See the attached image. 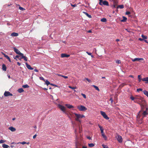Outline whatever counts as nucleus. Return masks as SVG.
<instances>
[{
  "instance_id": "f257e3e1",
  "label": "nucleus",
  "mask_w": 148,
  "mask_h": 148,
  "mask_svg": "<svg viewBox=\"0 0 148 148\" xmlns=\"http://www.w3.org/2000/svg\"><path fill=\"white\" fill-rule=\"evenodd\" d=\"M138 103L139 104L141 107V110H144L145 108H146L147 106L145 100H144L143 97Z\"/></svg>"
},
{
  "instance_id": "f03ea898",
  "label": "nucleus",
  "mask_w": 148,
  "mask_h": 148,
  "mask_svg": "<svg viewBox=\"0 0 148 148\" xmlns=\"http://www.w3.org/2000/svg\"><path fill=\"white\" fill-rule=\"evenodd\" d=\"M142 98V97L140 96L137 95L135 97L132 96L130 97V99L134 101V102L138 103Z\"/></svg>"
},
{
  "instance_id": "7ed1b4c3",
  "label": "nucleus",
  "mask_w": 148,
  "mask_h": 148,
  "mask_svg": "<svg viewBox=\"0 0 148 148\" xmlns=\"http://www.w3.org/2000/svg\"><path fill=\"white\" fill-rule=\"evenodd\" d=\"M74 114L76 117L75 118V120L76 121H79L80 122H81V121L79 119L80 118H82L84 117V115H81L80 114H77L76 113H75Z\"/></svg>"
},
{
  "instance_id": "20e7f679",
  "label": "nucleus",
  "mask_w": 148,
  "mask_h": 148,
  "mask_svg": "<svg viewBox=\"0 0 148 148\" xmlns=\"http://www.w3.org/2000/svg\"><path fill=\"white\" fill-rule=\"evenodd\" d=\"M77 108L80 111H85L87 109V108L82 105H79L77 106Z\"/></svg>"
},
{
  "instance_id": "39448f33",
  "label": "nucleus",
  "mask_w": 148,
  "mask_h": 148,
  "mask_svg": "<svg viewBox=\"0 0 148 148\" xmlns=\"http://www.w3.org/2000/svg\"><path fill=\"white\" fill-rule=\"evenodd\" d=\"M99 4L101 5H103L106 6H108L109 5L108 2L107 1H103V0H99Z\"/></svg>"
},
{
  "instance_id": "423d86ee",
  "label": "nucleus",
  "mask_w": 148,
  "mask_h": 148,
  "mask_svg": "<svg viewBox=\"0 0 148 148\" xmlns=\"http://www.w3.org/2000/svg\"><path fill=\"white\" fill-rule=\"evenodd\" d=\"M115 137L119 143H121L122 142L123 139L121 136L116 134Z\"/></svg>"
},
{
  "instance_id": "0eeeda50",
  "label": "nucleus",
  "mask_w": 148,
  "mask_h": 148,
  "mask_svg": "<svg viewBox=\"0 0 148 148\" xmlns=\"http://www.w3.org/2000/svg\"><path fill=\"white\" fill-rule=\"evenodd\" d=\"M143 113V111L142 110H140V111L138 113V115L137 116V118L139 119L140 117H142L141 118V123H142V121L143 120V114H142Z\"/></svg>"
},
{
  "instance_id": "6e6552de",
  "label": "nucleus",
  "mask_w": 148,
  "mask_h": 148,
  "mask_svg": "<svg viewBox=\"0 0 148 148\" xmlns=\"http://www.w3.org/2000/svg\"><path fill=\"white\" fill-rule=\"evenodd\" d=\"M100 112L102 116L104 119L107 120H108L109 119V117H108L105 112L101 111H100Z\"/></svg>"
},
{
  "instance_id": "1a4fd4ad",
  "label": "nucleus",
  "mask_w": 148,
  "mask_h": 148,
  "mask_svg": "<svg viewBox=\"0 0 148 148\" xmlns=\"http://www.w3.org/2000/svg\"><path fill=\"white\" fill-rule=\"evenodd\" d=\"M58 107L60 108L62 111L64 113H66V108L65 107L59 104L58 105Z\"/></svg>"
},
{
  "instance_id": "9d476101",
  "label": "nucleus",
  "mask_w": 148,
  "mask_h": 148,
  "mask_svg": "<svg viewBox=\"0 0 148 148\" xmlns=\"http://www.w3.org/2000/svg\"><path fill=\"white\" fill-rule=\"evenodd\" d=\"M144 60V59L143 58H136L134 59H132V60L133 62H135L136 61H139L140 60L143 61Z\"/></svg>"
},
{
  "instance_id": "9b49d317",
  "label": "nucleus",
  "mask_w": 148,
  "mask_h": 148,
  "mask_svg": "<svg viewBox=\"0 0 148 148\" xmlns=\"http://www.w3.org/2000/svg\"><path fill=\"white\" fill-rule=\"evenodd\" d=\"M4 95L5 97H7L9 96H12V94L8 91H5L4 93Z\"/></svg>"
},
{
  "instance_id": "f8f14e48",
  "label": "nucleus",
  "mask_w": 148,
  "mask_h": 148,
  "mask_svg": "<svg viewBox=\"0 0 148 148\" xmlns=\"http://www.w3.org/2000/svg\"><path fill=\"white\" fill-rule=\"evenodd\" d=\"M13 49L14 50V51L18 55L21 52L18 49H17L16 47H14Z\"/></svg>"
},
{
  "instance_id": "ddd939ff",
  "label": "nucleus",
  "mask_w": 148,
  "mask_h": 148,
  "mask_svg": "<svg viewBox=\"0 0 148 148\" xmlns=\"http://www.w3.org/2000/svg\"><path fill=\"white\" fill-rule=\"evenodd\" d=\"M26 67L29 70H33V69L32 68L30 65L28 64L27 62L25 63Z\"/></svg>"
},
{
  "instance_id": "4468645a",
  "label": "nucleus",
  "mask_w": 148,
  "mask_h": 148,
  "mask_svg": "<svg viewBox=\"0 0 148 148\" xmlns=\"http://www.w3.org/2000/svg\"><path fill=\"white\" fill-rule=\"evenodd\" d=\"M142 80L143 81L145 82V83H148V77H146L145 78H142Z\"/></svg>"
},
{
  "instance_id": "2eb2a0df",
  "label": "nucleus",
  "mask_w": 148,
  "mask_h": 148,
  "mask_svg": "<svg viewBox=\"0 0 148 148\" xmlns=\"http://www.w3.org/2000/svg\"><path fill=\"white\" fill-rule=\"evenodd\" d=\"M80 144L78 141H76L75 142L76 148H80L79 146H80Z\"/></svg>"
},
{
  "instance_id": "dca6fc26",
  "label": "nucleus",
  "mask_w": 148,
  "mask_h": 148,
  "mask_svg": "<svg viewBox=\"0 0 148 148\" xmlns=\"http://www.w3.org/2000/svg\"><path fill=\"white\" fill-rule=\"evenodd\" d=\"M143 118L146 115H148V112L145 111H143Z\"/></svg>"
},
{
  "instance_id": "f3484780",
  "label": "nucleus",
  "mask_w": 148,
  "mask_h": 148,
  "mask_svg": "<svg viewBox=\"0 0 148 148\" xmlns=\"http://www.w3.org/2000/svg\"><path fill=\"white\" fill-rule=\"evenodd\" d=\"M70 56L69 55L66 54L65 53H62L61 55V57L62 58H64V57H68Z\"/></svg>"
},
{
  "instance_id": "a211bd4d",
  "label": "nucleus",
  "mask_w": 148,
  "mask_h": 148,
  "mask_svg": "<svg viewBox=\"0 0 148 148\" xmlns=\"http://www.w3.org/2000/svg\"><path fill=\"white\" fill-rule=\"evenodd\" d=\"M65 106H67V107L68 108H69V109L73 108H74L73 106L71 105H70V104H65Z\"/></svg>"
},
{
  "instance_id": "6ab92c4d",
  "label": "nucleus",
  "mask_w": 148,
  "mask_h": 148,
  "mask_svg": "<svg viewBox=\"0 0 148 148\" xmlns=\"http://www.w3.org/2000/svg\"><path fill=\"white\" fill-rule=\"evenodd\" d=\"M101 133L102 134V135L103 137L105 139H106L107 138V137L105 135L104 132H103V130H101Z\"/></svg>"
},
{
  "instance_id": "aec40b11",
  "label": "nucleus",
  "mask_w": 148,
  "mask_h": 148,
  "mask_svg": "<svg viewBox=\"0 0 148 148\" xmlns=\"http://www.w3.org/2000/svg\"><path fill=\"white\" fill-rule=\"evenodd\" d=\"M18 35V34L16 32H13L11 34V36H17Z\"/></svg>"
},
{
  "instance_id": "412c9836",
  "label": "nucleus",
  "mask_w": 148,
  "mask_h": 148,
  "mask_svg": "<svg viewBox=\"0 0 148 148\" xmlns=\"http://www.w3.org/2000/svg\"><path fill=\"white\" fill-rule=\"evenodd\" d=\"M2 69L3 71H5L6 70V67L5 66V65L4 64H3L2 65Z\"/></svg>"
},
{
  "instance_id": "4be33fe9",
  "label": "nucleus",
  "mask_w": 148,
  "mask_h": 148,
  "mask_svg": "<svg viewBox=\"0 0 148 148\" xmlns=\"http://www.w3.org/2000/svg\"><path fill=\"white\" fill-rule=\"evenodd\" d=\"M9 129L12 132H14L16 130V129L12 127H9Z\"/></svg>"
},
{
  "instance_id": "5701e85b",
  "label": "nucleus",
  "mask_w": 148,
  "mask_h": 148,
  "mask_svg": "<svg viewBox=\"0 0 148 148\" xmlns=\"http://www.w3.org/2000/svg\"><path fill=\"white\" fill-rule=\"evenodd\" d=\"M83 13L89 18H92V16H91V15L90 14H89L86 12H83Z\"/></svg>"
},
{
  "instance_id": "b1692460",
  "label": "nucleus",
  "mask_w": 148,
  "mask_h": 148,
  "mask_svg": "<svg viewBox=\"0 0 148 148\" xmlns=\"http://www.w3.org/2000/svg\"><path fill=\"white\" fill-rule=\"evenodd\" d=\"M143 92L144 94L148 97V92L146 90H144L143 91Z\"/></svg>"
},
{
  "instance_id": "393cba45",
  "label": "nucleus",
  "mask_w": 148,
  "mask_h": 148,
  "mask_svg": "<svg viewBox=\"0 0 148 148\" xmlns=\"http://www.w3.org/2000/svg\"><path fill=\"white\" fill-rule=\"evenodd\" d=\"M2 147L3 148H8L9 147V146L7 145L4 144L2 145Z\"/></svg>"
},
{
  "instance_id": "a878e982",
  "label": "nucleus",
  "mask_w": 148,
  "mask_h": 148,
  "mask_svg": "<svg viewBox=\"0 0 148 148\" xmlns=\"http://www.w3.org/2000/svg\"><path fill=\"white\" fill-rule=\"evenodd\" d=\"M18 91L19 93H21L24 92V90L22 88H21L18 89Z\"/></svg>"
},
{
  "instance_id": "bb28decb",
  "label": "nucleus",
  "mask_w": 148,
  "mask_h": 148,
  "mask_svg": "<svg viewBox=\"0 0 148 148\" xmlns=\"http://www.w3.org/2000/svg\"><path fill=\"white\" fill-rule=\"evenodd\" d=\"M123 19L121 21L123 22L126 21L127 20V18L126 17L123 16Z\"/></svg>"
},
{
  "instance_id": "cd10ccee",
  "label": "nucleus",
  "mask_w": 148,
  "mask_h": 148,
  "mask_svg": "<svg viewBox=\"0 0 148 148\" xmlns=\"http://www.w3.org/2000/svg\"><path fill=\"white\" fill-rule=\"evenodd\" d=\"M92 86L95 88L96 90L98 91H99V89L97 86L94 85H93Z\"/></svg>"
},
{
  "instance_id": "c85d7f7f",
  "label": "nucleus",
  "mask_w": 148,
  "mask_h": 148,
  "mask_svg": "<svg viewBox=\"0 0 148 148\" xmlns=\"http://www.w3.org/2000/svg\"><path fill=\"white\" fill-rule=\"evenodd\" d=\"M19 56H21L20 59H23V57L24 56L23 55V54L21 52L19 54Z\"/></svg>"
},
{
  "instance_id": "c756f323",
  "label": "nucleus",
  "mask_w": 148,
  "mask_h": 148,
  "mask_svg": "<svg viewBox=\"0 0 148 148\" xmlns=\"http://www.w3.org/2000/svg\"><path fill=\"white\" fill-rule=\"evenodd\" d=\"M101 21L103 22H106L107 21V19L105 18H103L101 19Z\"/></svg>"
},
{
  "instance_id": "7c9ffc66",
  "label": "nucleus",
  "mask_w": 148,
  "mask_h": 148,
  "mask_svg": "<svg viewBox=\"0 0 148 148\" xmlns=\"http://www.w3.org/2000/svg\"><path fill=\"white\" fill-rule=\"evenodd\" d=\"M124 5H119L117 7V8H119L121 9L123 8H124Z\"/></svg>"
},
{
  "instance_id": "2f4dec72",
  "label": "nucleus",
  "mask_w": 148,
  "mask_h": 148,
  "mask_svg": "<svg viewBox=\"0 0 148 148\" xmlns=\"http://www.w3.org/2000/svg\"><path fill=\"white\" fill-rule=\"evenodd\" d=\"M95 145L93 143H89L88 146L90 147H92L94 146Z\"/></svg>"
},
{
  "instance_id": "473e14b6",
  "label": "nucleus",
  "mask_w": 148,
  "mask_h": 148,
  "mask_svg": "<svg viewBox=\"0 0 148 148\" xmlns=\"http://www.w3.org/2000/svg\"><path fill=\"white\" fill-rule=\"evenodd\" d=\"M22 87L24 88H28L29 87V86L27 84H25L23 85Z\"/></svg>"
},
{
  "instance_id": "72a5a7b5",
  "label": "nucleus",
  "mask_w": 148,
  "mask_h": 148,
  "mask_svg": "<svg viewBox=\"0 0 148 148\" xmlns=\"http://www.w3.org/2000/svg\"><path fill=\"white\" fill-rule=\"evenodd\" d=\"M138 81L139 82H140L141 81V80H142V79H141V76L140 75H138Z\"/></svg>"
},
{
  "instance_id": "f704fd0d",
  "label": "nucleus",
  "mask_w": 148,
  "mask_h": 148,
  "mask_svg": "<svg viewBox=\"0 0 148 148\" xmlns=\"http://www.w3.org/2000/svg\"><path fill=\"white\" fill-rule=\"evenodd\" d=\"M45 84L48 86L50 84V82L47 80L45 81Z\"/></svg>"
},
{
  "instance_id": "c9c22d12",
  "label": "nucleus",
  "mask_w": 148,
  "mask_h": 148,
  "mask_svg": "<svg viewBox=\"0 0 148 148\" xmlns=\"http://www.w3.org/2000/svg\"><path fill=\"white\" fill-rule=\"evenodd\" d=\"M142 37L143 38V39H146L147 38V37L146 36H145L143 35H141Z\"/></svg>"
},
{
  "instance_id": "e433bc0d",
  "label": "nucleus",
  "mask_w": 148,
  "mask_h": 148,
  "mask_svg": "<svg viewBox=\"0 0 148 148\" xmlns=\"http://www.w3.org/2000/svg\"><path fill=\"white\" fill-rule=\"evenodd\" d=\"M18 5L19 6V9L20 10H25V8H23V7H22L20 6L19 5Z\"/></svg>"
},
{
  "instance_id": "4c0bfd02",
  "label": "nucleus",
  "mask_w": 148,
  "mask_h": 148,
  "mask_svg": "<svg viewBox=\"0 0 148 148\" xmlns=\"http://www.w3.org/2000/svg\"><path fill=\"white\" fill-rule=\"evenodd\" d=\"M69 87L72 89H74L76 88V87H72L71 86H69Z\"/></svg>"
},
{
  "instance_id": "58836bf2",
  "label": "nucleus",
  "mask_w": 148,
  "mask_h": 148,
  "mask_svg": "<svg viewBox=\"0 0 148 148\" xmlns=\"http://www.w3.org/2000/svg\"><path fill=\"white\" fill-rule=\"evenodd\" d=\"M116 62L117 64H120L121 63V60H117L116 61Z\"/></svg>"
},
{
  "instance_id": "ea45409f",
  "label": "nucleus",
  "mask_w": 148,
  "mask_h": 148,
  "mask_svg": "<svg viewBox=\"0 0 148 148\" xmlns=\"http://www.w3.org/2000/svg\"><path fill=\"white\" fill-rule=\"evenodd\" d=\"M102 145L103 148H109L107 145L103 144Z\"/></svg>"
},
{
  "instance_id": "a19ab883",
  "label": "nucleus",
  "mask_w": 148,
  "mask_h": 148,
  "mask_svg": "<svg viewBox=\"0 0 148 148\" xmlns=\"http://www.w3.org/2000/svg\"><path fill=\"white\" fill-rule=\"evenodd\" d=\"M24 59V60L27 61V58L25 56H24L23 59Z\"/></svg>"
},
{
  "instance_id": "79ce46f5",
  "label": "nucleus",
  "mask_w": 148,
  "mask_h": 148,
  "mask_svg": "<svg viewBox=\"0 0 148 148\" xmlns=\"http://www.w3.org/2000/svg\"><path fill=\"white\" fill-rule=\"evenodd\" d=\"M81 95L84 97V98H86V96L85 94L82 93H81Z\"/></svg>"
},
{
  "instance_id": "37998d69",
  "label": "nucleus",
  "mask_w": 148,
  "mask_h": 148,
  "mask_svg": "<svg viewBox=\"0 0 148 148\" xmlns=\"http://www.w3.org/2000/svg\"><path fill=\"white\" fill-rule=\"evenodd\" d=\"M142 90H142V88H138L137 89V91L138 92H139L140 91H142Z\"/></svg>"
},
{
  "instance_id": "c03bdc74",
  "label": "nucleus",
  "mask_w": 148,
  "mask_h": 148,
  "mask_svg": "<svg viewBox=\"0 0 148 148\" xmlns=\"http://www.w3.org/2000/svg\"><path fill=\"white\" fill-rule=\"evenodd\" d=\"M5 142V140H0V144L3 143Z\"/></svg>"
},
{
  "instance_id": "a18cd8bd",
  "label": "nucleus",
  "mask_w": 148,
  "mask_h": 148,
  "mask_svg": "<svg viewBox=\"0 0 148 148\" xmlns=\"http://www.w3.org/2000/svg\"><path fill=\"white\" fill-rule=\"evenodd\" d=\"M6 58H7V59H8V60L10 62H11L10 59V58H9V57L8 56Z\"/></svg>"
},
{
  "instance_id": "49530a36",
  "label": "nucleus",
  "mask_w": 148,
  "mask_h": 148,
  "mask_svg": "<svg viewBox=\"0 0 148 148\" xmlns=\"http://www.w3.org/2000/svg\"><path fill=\"white\" fill-rule=\"evenodd\" d=\"M20 143L21 144H22L23 145H24L26 143L25 142H24V141H23V142H20V143ZM19 143H18V144Z\"/></svg>"
},
{
  "instance_id": "de8ad7c7",
  "label": "nucleus",
  "mask_w": 148,
  "mask_h": 148,
  "mask_svg": "<svg viewBox=\"0 0 148 148\" xmlns=\"http://www.w3.org/2000/svg\"><path fill=\"white\" fill-rule=\"evenodd\" d=\"M40 79L44 81H45V80L44 79V78L43 77H40Z\"/></svg>"
},
{
  "instance_id": "09e8293b",
  "label": "nucleus",
  "mask_w": 148,
  "mask_h": 148,
  "mask_svg": "<svg viewBox=\"0 0 148 148\" xmlns=\"http://www.w3.org/2000/svg\"><path fill=\"white\" fill-rule=\"evenodd\" d=\"M126 14V15H129L130 14V12L129 11H127L125 13Z\"/></svg>"
},
{
  "instance_id": "8fccbe9b",
  "label": "nucleus",
  "mask_w": 148,
  "mask_h": 148,
  "mask_svg": "<svg viewBox=\"0 0 148 148\" xmlns=\"http://www.w3.org/2000/svg\"><path fill=\"white\" fill-rule=\"evenodd\" d=\"M85 79L88 82H91V80L90 79H89L88 78H86Z\"/></svg>"
},
{
  "instance_id": "3c124183",
  "label": "nucleus",
  "mask_w": 148,
  "mask_h": 148,
  "mask_svg": "<svg viewBox=\"0 0 148 148\" xmlns=\"http://www.w3.org/2000/svg\"><path fill=\"white\" fill-rule=\"evenodd\" d=\"M110 101H111V103H112L113 102V100L112 97L110 98Z\"/></svg>"
},
{
  "instance_id": "603ef678",
  "label": "nucleus",
  "mask_w": 148,
  "mask_h": 148,
  "mask_svg": "<svg viewBox=\"0 0 148 148\" xmlns=\"http://www.w3.org/2000/svg\"><path fill=\"white\" fill-rule=\"evenodd\" d=\"M145 108L146 110L145 111H146L147 112H148V106L147 105L146 106Z\"/></svg>"
},
{
  "instance_id": "864d4df0",
  "label": "nucleus",
  "mask_w": 148,
  "mask_h": 148,
  "mask_svg": "<svg viewBox=\"0 0 148 148\" xmlns=\"http://www.w3.org/2000/svg\"><path fill=\"white\" fill-rule=\"evenodd\" d=\"M62 77H64V78H65V79H66V78H68L67 76H64V75H63L62 76Z\"/></svg>"
},
{
  "instance_id": "5fc2aeb1",
  "label": "nucleus",
  "mask_w": 148,
  "mask_h": 148,
  "mask_svg": "<svg viewBox=\"0 0 148 148\" xmlns=\"http://www.w3.org/2000/svg\"><path fill=\"white\" fill-rule=\"evenodd\" d=\"M2 54L3 55H4V56L5 58H6L7 56H8V55H5V54L4 53H2Z\"/></svg>"
},
{
  "instance_id": "6e6d98bb",
  "label": "nucleus",
  "mask_w": 148,
  "mask_h": 148,
  "mask_svg": "<svg viewBox=\"0 0 148 148\" xmlns=\"http://www.w3.org/2000/svg\"><path fill=\"white\" fill-rule=\"evenodd\" d=\"M2 54L3 55H4V56L5 58H6L7 56H8V55H5V54L4 53H2Z\"/></svg>"
},
{
  "instance_id": "4d7b16f0",
  "label": "nucleus",
  "mask_w": 148,
  "mask_h": 148,
  "mask_svg": "<svg viewBox=\"0 0 148 148\" xmlns=\"http://www.w3.org/2000/svg\"><path fill=\"white\" fill-rule=\"evenodd\" d=\"M71 5L72 7H75L77 6V5L76 4L73 5L72 4H71Z\"/></svg>"
},
{
  "instance_id": "13d9d810",
  "label": "nucleus",
  "mask_w": 148,
  "mask_h": 148,
  "mask_svg": "<svg viewBox=\"0 0 148 148\" xmlns=\"http://www.w3.org/2000/svg\"><path fill=\"white\" fill-rule=\"evenodd\" d=\"M86 53L89 55L90 56V55H91V53H89V52H88L87 51L86 52Z\"/></svg>"
},
{
  "instance_id": "bf43d9fd",
  "label": "nucleus",
  "mask_w": 148,
  "mask_h": 148,
  "mask_svg": "<svg viewBox=\"0 0 148 148\" xmlns=\"http://www.w3.org/2000/svg\"><path fill=\"white\" fill-rule=\"evenodd\" d=\"M19 57V55H16V56H15V58H14V59H16V58H18Z\"/></svg>"
},
{
  "instance_id": "052dcab7",
  "label": "nucleus",
  "mask_w": 148,
  "mask_h": 148,
  "mask_svg": "<svg viewBox=\"0 0 148 148\" xmlns=\"http://www.w3.org/2000/svg\"><path fill=\"white\" fill-rule=\"evenodd\" d=\"M99 128H100V130L101 131V130H103V129L102 127L100 126V125H99Z\"/></svg>"
},
{
  "instance_id": "680f3d73",
  "label": "nucleus",
  "mask_w": 148,
  "mask_h": 148,
  "mask_svg": "<svg viewBox=\"0 0 148 148\" xmlns=\"http://www.w3.org/2000/svg\"><path fill=\"white\" fill-rule=\"evenodd\" d=\"M36 136H37V135H36V134H35V135H34L33 136V138L34 139L35 138H36Z\"/></svg>"
},
{
  "instance_id": "e2e57ef3",
  "label": "nucleus",
  "mask_w": 148,
  "mask_h": 148,
  "mask_svg": "<svg viewBox=\"0 0 148 148\" xmlns=\"http://www.w3.org/2000/svg\"><path fill=\"white\" fill-rule=\"evenodd\" d=\"M87 138L89 140L91 139V138L90 136H87Z\"/></svg>"
},
{
  "instance_id": "0e129e2a",
  "label": "nucleus",
  "mask_w": 148,
  "mask_h": 148,
  "mask_svg": "<svg viewBox=\"0 0 148 148\" xmlns=\"http://www.w3.org/2000/svg\"><path fill=\"white\" fill-rule=\"evenodd\" d=\"M138 40L140 41H142V40H144V39H142V38H139V39H138Z\"/></svg>"
},
{
  "instance_id": "69168bd1",
  "label": "nucleus",
  "mask_w": 148,
  "mask_h": 148,
  "mask_svg": "<svg viewBox=\"0 0 148 148\" xmlns=\"http://www.w3.org/2000/svg\"><path fill=\"white\" fill-rule=\"evenodd\" d=\"M50 85H51L53 86H57L56 85L53 84H51Z\"/></svg>"
},
{
  "instance_id": "338daca9",
  "label": "nucleus",
  "mask_w": 148,
  "mask_h": 148,
  "mask_svg": "<svg viewBox=\"0 0 148 148\" xmlns=\"http://www.w3.org/2000/svg\"><path fill=\"white\" fill-rule=\"evenodd\" d=\"M17 64L18 65V66H20L21 64V63H19V62H17Z\"/></svg>"
},
{
  "instance_id": "774afa93",
  "label": "nucleus",
  "mask_w": 148,
  "mask_h": 148,
  "mask_svg": "<svg viewBox=\"0 0 148 148\" xmlns=\"http://www.w3.org/2000/svg\"><path fill=\"white\" fill-rule=\"evenodd\" d=\"M34 71H35L36 72H38V70L37 69H34Z\"/></svg>"
}]
</instances>
